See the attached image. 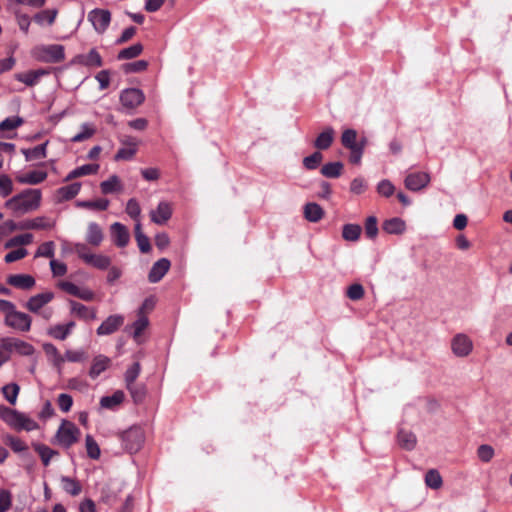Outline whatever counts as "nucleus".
<instances>
[{"instance_id": "nucleus-52", "label": "nucleus", "mask_w": 512, "mask_h": 512, "mask_svg": "<svg viewBox=\"0 0 512 512\" xmlns=\"http://www.w3.org/2000/svg\"><path fill=\"white\" fill-rule=\"evenodd\" d=\"M77 206L88 209L106 210L109 206V200L99 199L96 201H80L77 202Z\"/></svg>"}, {"instance_id": "nucleus-16", "label": "nucleus", "mask_w": 512, "mask_h": 512, "mask_svg": "<svg viewBox=\"0 0 512 512\" xmlns=\"http://www.w3.org/2000/svg\"><path fill=\"white\" fill-rule=\"evenodd\" d=\"M55 226V221L45 216H38L33 219L22 220L24 230H48Z\"/></svg>"}, {"instance_id": "nucleus-21", "label": "nucleus", "mask_w": 512, "mask_h": 512, "mask_svg": "<svg viewBox=\"0 0 512 512\" xmlns=\"http://www.w3.org/2000/svg\"><path fill=\"white\" fill-rule=\"evenodd\" d=\"M74 62L87 67H101L102 58L100 54L95 50L91 49L87 54H80L74 58Z\"/></svg>"}, {"instance_id": "nucleus-31", "label": "nucleus", "mask_w": 512, "mask_h": 512, "mask_svg": "<svg viewBox=\"0 0 512 512\" xmlns=\"http://www.w3.org/2000/svg\"><path fill=\"white\" fill-rule=\"evenodd\" d=\"M110 363L109 358L105 356H97L94 358L92 366L89 371L91 378H97L103 371H105Z\"/></svg>"}, {"instance_id": "nucleus-19", "label": "nucleus", "mask_w": 512, "mask_h": 512, "mask_svg": "<svg viewBox=\"0 0 512 512\" xmlns=\"http://www.w3.org/2000/svg\"><path fill=\"white\" fill-rule=\"evenodd\" d=\"M7 283L15 288L29 290L35 285V279L27 274H13L8 276Z\"/></svg>"}, {"instance_id": "nucleus-3", "label": "nucleus", "mask_w": 512, "mask_h": 512, "mask_svg": "<svg viewBox=\"0 0 512 512\" xmlns=\"http://www.w3.org/2000/svg\"><path fill=\"white\" fill-rule=\"evenodd\" d=\"M0 418L17 431H32L38 428L37 422L26 414L3 405H0Z\"/></svg>"}, {"instance_id": "nucleus-18", "label": "nucleus", "mask_w": 512, "mask_h": 512, "mask_svg": "<svg viewBox=\"0 0 512 512\" xmlns=\"http://www.w3.org/2000/svg\"><path fill=\"white\" fill-rule=\"evenodd\" d=\"M170 268V261L166 258H161L155 262L149 272L148 279L151 283H157Z\"/></svg>"}, {"instance_id": "nucleus-22", "label": "nucleus", "mask_w": 512, "mask_h": 512, "mask_svg": "<svg viewBox=\"0 0 512 512\" xmlns=\"http://www.w3.org/2000/svg\"><path fill=\"white\" fill-rule=\"evenodd\" d=\"M111 234L117 246L124 247L128 244L129 232L121 223L115 222L111 225Z\"/></svg>"}, {"instance_id": "nucleus-59", "label": "nucleus", "mask_w": 512, "mask_h": 512, "mask_svg": "<svg viewBox=\"0 0 512 512\" xmlns=\"http://www.w3.org/2000/svg\"><path fill=\"white\" fill-rule=\"evenodd\" d=\"M477 456L483 462H489L494 456V449L490 445H480L477 449Z\"/></svg>"}, {"instance_id": "nucleus-64", "label": "nucleus", "mask_w": 512, "mask_h": 512, "mask_svg": "<svg viewBox=\"0 0 512 512\" xmlns=\"http://www.w3.org/2000/svg\"><path fill=\"white\" fill-rule=\"evenodd\" d=\"M126 213L133 219H138L141 213V208L135 199H130L126 205Z\"/></svg>"}, {"instance_id": "nucleus-56", "label": "nucleus", "mask_w": 512, "mask_h": 512, "mask_svg": "<svg viewBox=\"0 0 512 512\" xmlns=\"http://www.w3.org/2000/svg\"><path fill=\"white\" fill-rule=\"evenodd\" d=\"M22 123H23L22 118H20L18 116L9 117L0 123V130L1 131L14 130V129L18 128L19 126H21Z\"/></svg>"}, {"instance_id": "nucleus-57", "label": "nucleus", "mask_w": 512, "mask_h": 512, "mask_svg": "<svg viewBox=\"0 0 512 512\" xmlns=\"http://www.w3.org/2000/svg\"><path fill=\"white\" fill-rule=\"evenodd\" d=\"M13 192V182L9 176L0 175V196L7 197Z\"/></svg>"}, {"instance_id": "nucleus-10", "label": "nucleus", "mask_w": 512, "mask_h": 512, "mask_svg": "<svg viewBox=\"0 0 512 512\" xmlns=\"http://www.w3.org/2000/svg\"><path fill=\"white\" fill-rule=\"evenodd\" d=\"M451 350L456 357H467L473 350V342L466 334H456L451 340Z\"/></svg>"}, {"instance_id": "nucleus-5", "label": "nucleus", "mask_w": 512, "mask_h": 512, "mask_svg": "<svg viewBox=\"0 0 512 512\" xmlns=\"http://www.w3.org/2000/svg\"><path fill=\"white\" fill-rule=\"evenodd\" d=\"M73 249L82 261L94 268L105 270L110 266L111 259L108 256L92 253L84 243L74 244Z\"/></svg>"}, {"instance_id": "nucleus-49", "label": "nucleus", "mask_w": 512, "mask_h": 512, "mask_svg": "<svg viewBox=\"0 0 512 512\" xmlns=\"http://www.w3.org/2000/svg\"><path fill=\"white\" fill-rule=\"evenodd\" d=\"M141 368L138 362L131 365L125 372V384L126 387H130L135 384L136 379L140 374Z\"/></svg>"}, {"instance_id": "nucleus-47", "label": "nucleus", "mask_w": 512, "mask_h": 512, "mask_svg": "<svg viewBox=\"0 0 512 512\" xmlns=\"http://www.w3.org/2000/svg\"><path fill=\"white\" fill-rule=\"evenodd\" d=\"M95 134V128L91 124L84 123L81 125V131L71 138L72 142H83L91 138Z\"/></svg>"}, {"instance_id": "nucleus-60", "label": "nucleus", "mask_w": 512, "mask_h": 512, "mask_svg": "<svg viewBox=\"0 0 512 512\" xmlns=\"http://www.w3.org/2000/svg\"><path fill=\"white\" fill-rule=\"evenodd\" d=\"M365 233L369 238H375L378 234L377 218L370 216L365 222Z\"/></svg>"}, {"instance_id": "nucleus-38", "label": "nucleus", "mask_w": 512, "mask_h": 512, "mask_svg": "<svg viewBox=\"0 0 512 512\" xmlns=\"http://www.w3.org/2000/svg\"><path fill=\"white\" fill-rule=\"evenodd\" d=\"M357 132L354 129H346L343 131L341 136V142L342 145L348 149H354L361 145L360 143H357Z\"/></svg>"}, {"instance_id": "nucleus-58", "label": "nucleus", "mask_w": 512, "mask_h": 512, "mask_svg": "<svg viewBox=\"0 0 512 512\" xmlns=\"http://www.w3.org/2000/svg\"><path fill=\"white\" fill-rule=\"evenodd\" d=\"M346 295L349 299L356 301L364 296V288L361 284L355 283L348 287Z\"/></svg>"}, {"instance_id": "nucleus-14", "label": "nucleus", "mask_w": 512, "mask_h": 512, "mask_svg": "<svg viewBox=\"0 0 512 512\" xmlns=\"http://www.w3.org/2000/svg\"><path fill=\"white\" fill-rule=\"evenodd\" d=\"M124 324V316L115 314L107 317L97 328L99 336L110 335L116 332Z\"/></svg>"}, {"instance_id": "nucleus-17", "label": "nucleus", "mask_w": 512, "mask_h": 512, "mask_svg": "<svg viewBox=\"0 0 512 512\" xmlns=\"http://www.w3.org/2000/svg\"><path fill=\"white\" fill-rule=\"evenodd\" d=\"M46 171L33 170L16 176V181L23 185H37L46 180Z\"/></svg>"}, {"instance_id": "nucleus-6", "label": "nucleus", "mask_w": 512, "mask_h": 512, "mask_svg": "<svg viewBox=\"0 0 512 512\" xmlns=\"http://www.w3.org/2000/svg\"><path fill=\"white\" fill-rule=\"evenodd\" d=\"M80 430L68 420H63L56 433V441L63 447L69 448L79 440Z\"/></svg>"}, {"instance_id": "nucleus-20", "label": "nucleus", "mask_w": 512, "mask_h": 512, "mask_svg": "<svg viewBox=\"0 0 512 512\" xmlns=\"http://www.w3.org/2000/svg\"><path fill=\"white\" fill-rule=\"evenodd\" d=\"M48 71L45 69H37V70H31L24 73H16L14 75L15 79L19 82L24 83L25 85L32 87L36 85L40 78L44 75H47Z\"/></svg>"}, {"instance_id": "nucleus-2", "label": "nucleus", "mask_w": 512, "mask_h": 512, "mask_svg": "<svg viewBox=\"0 0 512 512\" xmlns=\"http://www.w3.org/2000/svg\"><path fill=\"white\" fill-rule=\"evenodd\" d=\"M0 311L4 314V324L19 332H28L31 329L32 318L16 309L14 303L0 299Z\"/></svg>"}, {"instance_id": "nucleus-40", "label": "nucleus", "mask_w": 512, "mask_h": 512, "mask_svg": "<svg viewBox=\"0 0 512 512\" xmlns=\"http://www.w3.org/2000/svg\"><path fill=\"white\" fill-rule=\"evenodd\" d=\"M148 324L149 320L147 316L142 314V312H138V318L131 326V328L133 329L132 335L135 340L139 339L142 332L147 328Z\"/></svg>"}, {"instance_id": "nucleus-4", "label": "nucleus", "mask_w": 512, "mask_h": 512, "mask_svg": "<svg viewBox=\"0 0 512 512\" xmlns=\"http://www.w3.org/2000/svg\"><path fill=\"white\" fill-rule=\"evenodd\" d=\"M53 299L54 293L51 291L39 293L28 299L25 308L32 313L38 314L43 319L49 320L53 316L54 311L51 307H46V305Z\"/></svg>"}, {"instance_id": "nucleus-7", "label": "nucleus", "mask_w": 512, "mask_h": 512, "mask_svg": "<svg viewBox=\"0 0 512 512\" xmlns=\"http://www.w3.org/2000/svg\"><path fill=\"white\" fill-rule=\"evenodd\" d=\"M0 344L2 350L9 354L16 353L21 356H31L35 352L33 345L15 337H3Z\"/></svg>"}, {"instance_id": "nucleus-46", "label": "nucleus", "mask_w": 512, "mask_h": 512, "mask_svg": "<svg viewBox=\"0 0 512 512\" xmlns=\"http://www.w3.org/2000/svg\"><path fill=\"white\" fill-rule=\"evenodd\" d=\"M143 51V46L140 43H135L130 47L122 49L118 54L119 60L132 59L139 56Z\"/></svg>"}, {"instance_id": "nucleus-28", "label": "nucleus", "mask_w": 512, "mask_h": 512, "mask_svg": "<svg viewBox=\"0 0 512 512\" xmlns=\"http://www.w3.org/2000/svg\"><path fill=\"white\" fill-rule=\"evenodd\" d=\"M99 170L98 164H85L72 170L65 178V181H70L82 176L96 174Z\"/></svg>"}, {"instance_id": "nucleus-54", "label": "nucleus", "mask_w": 512, "mask_h": 512, "mask_svg": "<svg viewBox=\"0 0 512 512\" xmlns=\"http://www.w3.org/2000/svg\"><path fill=\"white\" fill-rule=\"evenodd\" d=\"M126 388L129 390L135 403H140L144 400L146 395V389L144 385L133 384L132 386Z\"/></svg>"}, {"instance_id": "nucleus-33", "label": "nucleus", "mask_w": 512, "mask_h": 512, "mask_svg": "<svg viewBox=\"0 0 512 512\" xmlns=\"http://www.w3.org/2000/svg\"><path fill=\"white\" fill-rule=\"evenodd\" d=\"M125 398L124 392L121 390H117L111 396L102 397L100 400V405L106 409H112L115 406L121 404Z\"/></svg>"}, {"instance_id": "nucleus-13", "label": "nucleus", "mask_w": 512, "mask_h": 512, "mask_svg": "<svg viewBox=\"0 0 512 512\" xmlns=\"http://www.w3.org/2000/svg\"><path fill=\"white\" fill-rule=\"evenodd\" d=\"M430 182V176L426 172L410 173L405 178V187L411 191H419Z\"/></svg>"}, {"instance_id": "nucleus-25", "label": "nucleus", "mask_w": 512, "mask_h": 512, "mask_svg": "<svg viewBox=\"0 0 512 512\" xmlns=\"http://www.w3.org/2000/svg\"><path fill=\"white\" fill-rule=\"evenodd\" d=\"M335 131L332 127H326L316 138L314 145L317 149L326 150L333 143Z\"/></svg>"}, {"instance_id": "nucleus-39", "label": "nucleus", "mask_w": 512, "mask_h": 512, "mask_svg": "<svg viewBox=\"0 0 512 512\" xmlns=\"http://www.w3.org/2000/svg\"><path fill=\"white\" fill-rule=\"evenodd\" d=\"M33 448L35 451L39 454L41 457V460L45 466H48L50 463L51 458L57 454V452L50 447L40 444V443H34Z\"/></svg>"}, {"instance_id": "nucleus-63", "label": "nucleus", "mask_w": 512, "mask_h": 512, "mask_svg": "<svg viewBox=\"0 0 512 512\" xmlns=\"http://www.w3.org/2000/svg\"><path fill=\"white\" fill-rule=\"evenodd\" d=\"M57 404L60 410L66 413L70 411L73 404V399L69 394L62 393L58 396Z\"/></svg>"}, {"instance_id": "nucleus-61", "label": "nucleus", "mask_w": 512, "mask_h": 512, "mask_svg": "<svg viewBox=\"0 0 512 512\" xmlns=\"http://www.w3.org/2000/svg\"><path fill=\"white\" fill-rule=\"evenodd\" d=\"M148 66V62L145 60H138L132 63H127L123 65V70L126 73L131 72H141L144 71Z\"/></svg>"}, {"instance_id": "nucleus-62", "label": "nucleus", "mask_w": 512, "mask_h": 512, "mask_svg": "<svg viewBox=\"0 0 512 512\" xmlns=\"http://www.w3.org/2000/svg\"><path fill=\"white\" fill-rule=\"evenodd\" d=\"M28 254V251L25 248H19L7 253L4 257L6 263H12L23 259Z\"/></svg>"}, {"instance_id": "nucleus-12", "label": "nucleus", "mask_w": 512, "mask_h": 512, "mask_svg": "<svg viewBox=\"0 0 512 512\" xmlns=\"http://www.w3.org/2000/svg\"><path fill=\"white\" fill-rule=\"evenodd\" d=\"M144 94L137 88H129L122 91L120 101L124 108L134 109L144 101Z\"/></svg>"}, {"instance_id": "nucleus-51", "label": "nucleus", "mask_w": 512, "mask_h": 512, "mask_svg": "<svg viewBox=\"0 0 512 512\" xmlns=\"http://www.w3.org/2000/svg\"><path fill=\"white\" fill-rule=\"evenodd\" d=\"M54 251H55V243L53 241H47V242L42 243L38 247V249L35 253V257L53 258Z\"/></svg>"}, {"instance_id": "nucleus-48", "label": "nucleus", "mask_w": 512, "mask_h": 512, "mask_svg": "<svg viewBox=\"0 0 512 512\" xmlns=\"http://www.w3.org/2000/svg\"><path fill=\"white\" fill-rule=\"evenodd\" d=\"M425 483L432 489H439L442 486V477L435 469H430L425 475Z\"/></svg>"}, {"instance_id": "nucleus-8", "label": "nucleus", "mask_w": 512, "mask_h": 512, "mask_svg": "<svg viewBox=\"0 0 512 512\" xmlns=\"http://www.w3.org/2000/svg\"><path fill=\"white\" fill-rule=\"evenodd\" d=\"M34 55L38 60L46 63H58L65 58L64 47L57 44L37 47Z\"/></svg>"}, {"instance_id": "nucleus-53", "label": "nucleus", "mask_w": 512, "mask_h": 512, "mask_svg": "<svg viewBox=\"0 0 512 512\" xmlns=\"http://www.w3.org/2000/svg\"><path fill=\"white\" fill-rule=\"evenodd\" d=\"M4 440H5V443L8 446H10V448L14 452L18 453V452H23V451L27 450V445L20 438H17L12 435H6Z\"/></svg>"}, {"instance_id": "nucleus-24", "label": "nucleus", "mask_w": 512, "mask_h": 512, "mask_svg": "<svg viewBox=\"0 0 512 512\" xmlns=\"http://www.w3.org/2000/svg\"><path fill=\"white\" fill-rule=\"evenodd\" d=\"M103 238L104 236L101 227L95 222L89 223L86 233V241L88 244L98 247L103 241Z\"/></svg>"}, {"instance_id": "nucleus-29", "label": "nucleus", "mask_w": 512, "mask_h": 512, "mask_svg": "<svg viewBox=\"0 0 512 512\" xmlns=\"http://www.w3.org/2000/svg\"><path fill=\"white\" fill-rule=\"evenodd\" d=\"M81 184L76 182L67 186L60 187L56 191V195L59 201H67L74 198L80 191Z\"/></svg>"}, {"instance_id": "nucleus-37", "label": "nucleus", "mask_w": 512, "mask_h": 512, "mask_svg": "<svg viewBox=\"0 0 512 512\" xmlns=\"http://www.w3.org/2000/svg\"><path fill=\"white\" fill-rule=\"evenodd\" d=\"M33 239L34 237L31 233L17 235L6 241L4 247L9 249L17 246L29 245L33 242Z\"/></svg>"}, {"instance_id": "nucleus-55", "label": "nucleus", "mask_w": 512, "mask_h": 512, "mask_svg": "<svg viewBox=\"0 0 512 512\" xmlns=\"http://www.w3.org/2000/svg\"><path fill=\"white\" fill-rule=\"evenodd\" d=\"M323 156L320 152H314L303 159V165L308 170L316 169L321 163Z\"/></svg>"}, {"instance_id": "nucleus-44", "label": "nucleus", "mask_w": 512, "mask_h": 512, "mask_svg": "<svg viewBox=\"0 0 512 512\" xmlns=\"http://www.w3.org/2000/svg\"><path fill=\"white\" fill-rule=\"evenodd\" d=\"M137 142L132 140L128 143V147L121 148L117 151L115 155V160H130L134 157L137 151Z\"/></svg>"}, {"instance_id": "nucleus-43", "label": "nucleus", "mask_w": 512, "mask_h": 512, "mask_svg": "<svg viewBox=\"0 0 512 512\" xmlns=\"http://www.w3.org/2000/svg\"><path fill=\"white\" fill-rule=\"evenodd\" d=\"M20 387L16 383H10L2 388L4 398L11 404L14 405L17 402Z\"/></svg>"}, {"instance_id": "nucleus-35", "label": "nucleus", "mask_w": 512, "mask_h": 512, "mask_svg": "<svg viewBox=\"0 0 512 512\" xmlns=\"http://www.w3.org/2000/svg\"><path fill=\"white\" fill-rule=\"evenodd\" d=\"M398 443L402 448L412 450L416 445V436L410 431L400 430L398 433Z\"/></svg>"}, {"instance_id": "nucleus-42", "label": "nucleus", "mask_w": 512, "mask_h": 512, "mask_svg": "<svg viewBox=\"0 0 512 512\" xmlns=\"http://www.w3.org/2000/svg\"><path fill=\"white\" fill-rule=\"evenodd\" d=\"M361 227L357 224H346L343 226L342 237L346 241H357L361 234Z\"/></svg>"}, {"instance_id": "nucleus-41", "label": "nucleus", "mask_w": 512, "mask_h": 512, "mask_svg": "<svg viewBox=\"0 0 512 512\" xmlns=\"http://www.w3.org/2000/svg\"><path fill=\"white\" fill-rule=\"evenodd\" d=\"M56 16L57 10L55 9L43 10L34 16V21L39 25H44L45 23L52 25L56 19Z\"/></svg>"}, {"instance_id": "nucleus-30", "label": "nucleus", "mask_w": 512, "mask_h": 512, "mask_svg": "<svg viewBox=\"0 0 512 512\" xmlns=\"http://www.w3.org/2000/svg\"><path fill=\"white\" fill-rule=\"evenodd\" d=\"M100 188L103 194H111L122 191L123 186L117 175H111L107 180L101 182Z\"/></svg>"}, {"instance_id": "nucleus-1", "label": "nucleus", "mask_w": 512, "mask_h": 512, "mask_svg": "<svg viewBox=\"0 0 512 512\" xmlns=\"http://www.w3.org/2000/svg\"><path fill=\"white\" fill-rule=\"evenodd\" d=\"M42 193L39 189H25L8 199L4 207L13 215L21 216L36 211L41 205Z\"/></svg>"}, {"instance_id": "nucleus-26", "label": "nucleus", "mask_w": 512, "mask_h": 512, "mask_svg": "<svg viewBox=\"0 0 512 512\" xmlns=\"http://www.w3.org/2000/svg\"><path fill=\"white\" fill-rule=\"evenodd\" d=\"M382 229L388 234H402L406 230V223L403 219L394 217L384 221Z\"/></svg>"}, {"instance_id": "nucleus-45", "label": "nucleus", "mask_w": 512, "mask_h": 512, "mask_svg": "<svg viewBox=\"0 0 512 512\" xmlns=\"http://www.w3.org/2000/svg\"><path fill=\"white\" fill-rule=\"evenodd\" d=\"M43 348L55 366L60 367L65 362V358L60 354L56 346L53 344H45Z\"/></svg>"}, {"instance_id": "nucleus-27", "label": "nucleus", "mask_w": 512, "mask_h": 512, "mask_svg": "<svg viewBox=\"0 0 512 512\" xmlns=\"http://www.w3.org/2000/svg\"><path fill=\"white\" fill-rule=\"evenodd\" d=\"M47 145L48 142H45L33 148L22 149L21 152L24 155L26 161L43 159L47 156Z\"/></svg>"}, {"instance_id": "nucleus-15", "label": "nucleus", "mask_w": 512, "mask_h": 512, "mask_svg": "<svg viewBox=\"0 0 512 512\" xmlns=\"http://www.w3.org/2000/svg\"><path fill=\"white\" fill-rule=\"evenodd\" d=\"M172 205L167 201H161L155 210L150 212L152 222L158 225L165 224L172 216Z\"/></svg>"}, {"instance_id": "nucleus-34", "label": "nucleus", "mask_w": 512, "mask_h": 512, "mask_svg": "<svg viewBox=\"0 0 512 512\" xmlns=\"http://www.w3.org/2000/svg\"><path fill=\"white\" fill-rule=\"evenodd\" d=\"M61 486L66 493L72 496H77L82 491L80 483L77 480L67 476L61 477Z\"/></svg>"}, {"instance_id": "nucleus-11", "label": "nucleus", "mask_w": 512, "mask_h": 512, "mask_svg": "<svg viewBox=\"0 0 512 512\" xmlns=\"http://www.w3.org/2000/svg\"><path fill=\"white\" fill-rule=\"evenodd\" d=\"M88 21L98 33H103L110 24L111 14L108 10L97 8L89 12Z\"/></svg>"}, {"instance_id": "nucleus-36", "label": "nucleus", "mask_w": 512, "mask_h": 512, "mask_svg": "<svg viewBox=\"0 0 512 512\" xmlns=\"http://www.w3.org/2000/svg\"><path fill=\"white\" fill-rule=\"evenodd\" d=\"M342 170L341 162H330L322 166L321 174L327 178H337L342 174Z\"/></svg>"}, {"instance_id": "nucleus-32", "label": "nucleus", "mask_w": 512, "mask_h": 512, "mask_svg": "<svg viewBox=\"0 0 512 512\" xmlns=\"http://www.w3.org/2000/svg\"><path fill=\"white\" fill-rule=\"evenodd\" d=\"M323 215V209L316 203H308L304 207V216L310 222H318Z\"/></svg>"}, {"instance_id": "nucleus-23", "label": "nucleus", "mask_w": 512, "mask_h": 512, "mask_svg": "<svg viewBox=\"0 0 512 512\" xmlns=\"http://www.w3.org/2000/svg\"><path fill=\"white\" fill-rule=\"evenodd\" d=\"M71 312L81 319L94 320L96 319V310L90 308L76 301H70Z\"/></svg>"}, {"instance_id": "nucleus-9", "label": "nucleus", "mask_w": 512, "mask_h": 512, "mask_svg": "<svg viewBox=\"0 0 512 512\" xmlns=\"http://www.w3.org/2000/svg\"><path fill=\"white\" fill-rule=\"evenodd\" d=\"M144 440V431L142 428L137 426L129 428L122 434L123 446L129 453L138 452L141 449Z\"/></svg>"}, {"instance_id": "nucleus-50", "label": "nucleus", "mask_w": 512, "mask_h": 512, "mask_svg": "<svg viewBox=\"0 0 512 512\" xmlns=\"http://www.w3.org/2000/svg\"><path fill=\"white\" fill-rule=\"evenodd\" d=\"M85 445L87 454L92 459H98L100 457V448L97 442L91 435H86L85 437Z\"/></svg>"}]
</instances>
